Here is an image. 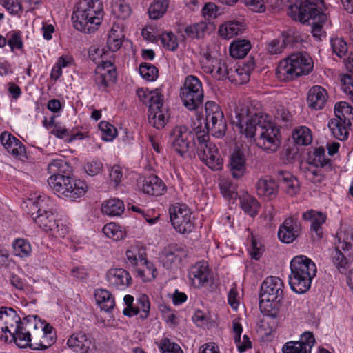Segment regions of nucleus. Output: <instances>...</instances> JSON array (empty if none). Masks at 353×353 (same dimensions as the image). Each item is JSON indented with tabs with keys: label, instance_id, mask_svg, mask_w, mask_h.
Returning a JSON list of instances; mask_svg holds the SVG:
<instances>
[{
	"label": "nucleus",
	"instance_id": "obj_11",
	"mask_svg": "<svg viewBox=\"0 0 353 353\" xmlns=\"http://www.w3.org/2000/svg\"><path fill=\"white\" fill-rule=\"evenodd\" d=\"M30 213L34 222L44 231H52L58 228L56 216L46 208V202L41 196L30 200Z\"/></svg>",
	"mask_w": 353,
	"mask_h": 353
},
{
	"label": "nucleus",
	"instance_id": "obj_29",
	"mask_svg": "<svg viewBox=\"0 0 353 353\" xmlns=\"http://www.w3.org/2000/svg\"><path fill=\"white\" fill-rule=\"evenodd\" d=\"M245 30V25L239 21H228L220 26L219 34L223 39H230L243 33Z\"/></svg>",
	"mask_w": 353,
	"mask_h": 353
},
{
	"label": "nucleus",
	"instance_id": "obj_18",
	"mask_svg": "<svg viewBox=\"0 0 353 353\" xmlns=\"http://www.w3.org/2000/svg\"><path fill=\"white\" fill-rule=\"evenodd\" d=\"M301 230V225L298 219L289 217L280 225L278 237L283 243H290L300 236Z\"/></svg>",
	"mask_w": 353,
	"mask_h": 353
},
{
	"label": "nucleus",
	"instance_id": "obj_41",
	"mask_svg": "<svg viewBox=\"0 0 353 353\" xmlns=\"http://www.w3.org/2000/svg\"><path fill=\"white\" fill-rule=\"evenodd\" d=\"M11 336L16 345L20 348L30 347V345H33V343H31V334L22 331L21 329H18L17 325L15 326L13 333H11Z\"/></svg>",
	"mask_w": 353,
	"mask_h": 353
},
{
	"label": "nucleus",
	"instance_id": "obj_4",
	"mask_svg": "<svg viewBox=\"0 0 353 353\" xmlns=\"http://www.w3.org/2000/svg\"><path fill=\"white\" fill-rule=\"evenodd\" d=\"M291 274L289 284L291 289L297 294L308 291L313 277L316 276L315 263L304 255L294 257L290 262Z\"/></svg>",
	"mask_w": 353,
	"mask_h": 353
},
{
	"label": "nucleus",
	"instance_id": "obj_28",
	"mask_svg": "<svg viewBox=\"0 0 353 353\" xmlns=\"http://www.w3.org/2000/svg\"><path fill=\"white\" fill-rule=\"evenodd\" d=\"M334 114L347 125H353V108L346 101L337 102L334 105Z\"/></svg>",
	"mask_w": 353,
	"mask_h": 353
},
{
	"label": "nucleus",
	"instance_id": "obj_54",
	"mask_svg": "<svg viewBox=\"0 0 353 353\" xmlns=\"http://www.w3.org/2000/svg\"><path fill=\"white\" fill-rule=\"evenodd\" d=\"M9 34L10 37L7 43L10 46L11 51L14 52L15 49L21 50L23 47L21 32L20 31H12L9 32Z\"/></svg>",
	"mask_w": 353,
	"mask_h": 353
},
{
	"label": "nucleus",
	"instance_id": "obj_5",
	"mask_svg": "<svg viewBox=\"0 0 353 353\" xmlns=\"http://www.w3.org/2000/svg\"><path fill=\"white\" fill-rule=\"evenodd\" d=\"M283 283L279 277L269 276L263 282L259 294V308L265 316L276 318L283 299Z\"/></svg>",
	"mask_w": 353,
	"mask_h": 353
},
{
	"label": "nucleus",
	"instance_id": "obj_33",
	"mask_svg": "<svg viewBox=\"0 0 353 353\" xmlns=\"http://www.w3.org/2000/svg\"><path fill=\"white\" fill-rule=\"evenodd\" d=\"M70 183H72V187L68 188V193L65 198L72 201L82 197L88 190V185L84 181L71 177Z\"/></svg>",
	"mask_w": 353,
	"mask_h": 353
},
{
	"label": "nucleus",
	"instance_id": "obj_46",
	"mask_svg": "<svg viewBox=\"0 0 353 353\" xmlns=\"http://www.w3.org/2000/svg\"><path fill=\"white\" fill-rule=\"evenodd\" d=\"M112 10L117 17L125 19L131 14L132 10L128 3L122 0H117L112 5Z\"/></svg>",
	"mask_w": 353,
	"mask_h": 353
},
{
	"label": "nucleus",
	"instance_id": "obj_3",
	"mask_svg": "<svg viewBox=\"0 0 353 353\" xmlns=\"http://www.w3.org/2000/svg\"><path fill=\"white\" fill-rule=\"evenodd\" d=\"M103 6L100 0H82L72 15L74 27L85 33L94 32L101 23Z\"/></svg>",
	"mask_w": 353,
	"mask_h": 353
},
{
	"label": "nucleus",
	"instance_id": "obj_12",
	"mask_svg": "<svg viewBox=\"0 0 353 353\" xmlns=\"http://www.w3.org/2000/svg\"><path fill=\"white\" fill-rule=\"evenodd\" d=\"M170 221L174 228L181 234L190 233L194 228V217L185 204L176 203L169 209Z\"/></svg>",
	"mask_w": 353,
	"mask_h": 353
},
{
	"label": "nucleus",
	"instance_id": "obj_38",
	"mask_svg": "<svg viewBox=\"0 0 353 353\" xmlns=\"http://www.w3.org/2000/svg\"><path fill=\"white\" fill-rule=\"evenodd\" d=\"M13 253L15 256L25 258L30 256L32 247L30 242L25 239H17L12 243Z\"/></svg>",
	"mask_w": 353,
	"mask_h": 353
},
{
	"label": "nucleus",
	"instance_id": "obj_31",
	"mask_svg": "<svg viewBox=\"0 0 353 353\" xmlns=\"http://www.w3.org/2000/svg\"><path fill=\"white\" fill-rule=\"evenodd\" d=\"M352 125H347L339 119H332L328 123V127L335 138L341 141L347 139L349 136L348 130Z\"/></svg>",
	"mask_w": 353,
	"mask_h": 353
},
{
	"label": "nucleus",
	"instance_id": "obj_53",
	"mask_svg": "<svg viewBox=\"0 0 353 353\" xmlns=\"http://www.w3.org/2000/svg\"><path fill=\"white\" fill-rule=\"evenodd\" d=\"M302 343L289 341L283 347V353H310L305 347L303 346Z\"/></svg>",
	"mask_w": 353,
	"mask_h": 353
},
{
	"label": "nucleus",
	"instance_id": "obj_58",
	"mask_svg": "<svg viewBox=\"0 0 353 353\" xmlns=\"http://www.w3.org/2000/svg\"><path fill=\"white\" fill-rule=\"evenodd\" d=\"M254 61L253 59L250 60L247 63L243 64V66L241 68H237L235 70V72L238 73V74L242 76V81L244 82H247L250 80V73L254 69Z\"/></svg>",
	"mask_w": 353,
	"mask_h": 353
},
{
	"label": "nucleus",
	"instance_id": "obj_43",
	"mask_svg": "<svg viewBox=\"0 0 353 353\" xmlns=\"http://www.w3.org/2000/svg\"><path fill=\"white\" fill-rule=\"evenodd\" d=\"M104 234L114 241H119L126 236L125 231L121 230V227L114 223H107L103 228Z\"/></svg>",
	"mask_w": 353,
	"mask_h": 353
},
{
	"label": "nucleus",
	"instance_id": "obj_6",
	"mask_svg": "<svg viewBox=\"0 0 353 353\" xmlns=\"http://www.w3.org/2000/svg\"><path fill=\"white\" fill-rule=\"evenodd\" d=\"M313 67V61L307 53H294L279 62L276 69V76L281 81H290L307 75Z\"/></svg>",
	"mask_w": 353,
	"mask_h": 353
},
{
	"label": "nucleus",
	"instance_id": "obj_64",
	"mask_svg": "<svg viewBox=\"0 0 353 353\" xmlns=\"http://www.w3.org/2000/svg\"><path fill=\"white\" fill-rule=\"evenodd\" d=\"M297 342L302 343L303 346L311 351L312 347L315 343V339L312 332H305L301 335V339Z\"/></svg>",
	"mask_w": 353,
	"mask_h": 353
},
{
	"label": "nucleus",
	"instance_id": "obj_32",
	"mask_svg": "<svg viewBox=\"0 0 353 353\" xmlns=\"http://www.w3.org/2000/svg\"><path fill=\"white\" fill-rule=\"evenodd\" d=\"M116 79V69L112 68L103 72H96L94 81L99 90H105L110 83L115 82Z\"/></svg>",
	"mask_w": 353,
	"mask_h": 353
},
{
	"label": "nucleus",
	"instance_id": "obj_34",
	"mask_svg": "<svg viewBox=\"0 0 353 353\" xmlns=\"http://www.w3.org/2000/svg\"><path fill=\"white\" fill-rule=\"evenodd\" d=\"M124 203L119 199H110L102 205L103 213L110 216H120L124 212Z\"/></svg>",
	"mask_w": 353,
	"mask_h": 353
},
{
	"label": "nucleus",
	"instance_id": "obj_10",
	"mask_svg": "<svg viewBox=\"0 0 353 353\" xmlns=\"http://www.w3.org/2000/svg\"><path fill=\"white\" fill-rule=\"evenodd\" d=\"M197 154L203 162L212 170H219L223 166V159L216 145L210 141L209 138L200 137L199 141L194 142Z\"/></svg>",
	"mask_w": 353,
	"mask_h": 353
},
{
	"label": "nucleus",
	"instance_id": "obj_51",
	"mask_svg": "<svg viewBox=\"0 0 353 353\" xmlns=\"http://www.w3.org/2000/svg\"><path fill=\"white\" fill-rule=\"evenodd\" d=\"M331 46L334 52L339 57L342 58L347 52V46L346 42L341 38H334L330 39Z\"/></svg>",
	"mask_w": 353,
	"mask_h": 353
},
{
	"label": "nucleus",
	"instance_id": "obj_14",
	"mask_svg": "<svg viewBox=\"0 0 353 353\" xmlns=\"http://www.w3.org/2000/svg\"><path fill=\"white\" fill-rule=\"evenodd\" d=\"M170 141L173 149L181 156L186 154L190 148L194 147V135L185 125L176 126L170 133Z\"/></svg>",
	"mask_w": 353,
	"mask_h": 353
},
{
	"label": "nucleus",
	"instance_id": "obj_24",
	"mask_svg": "<svg viewBox=\"0 0 353 353\" xmlns=\"http://www.w3.org/2000/svg\"><path fill=\"white\" fill-rule=\"evenodd\" d=\"M141 190L145 194L159 196L165 193L166 185L157 175H150L143 180Z\"/></svg>",
	"mask_w": 353,
	"mask_h": 353
},
{
	"label": "nucleus",
	"instance_id": "obj_61",
	"mask_svg": "<svg viewBox=\"0 0 353 353\" xmlns=\"http://www.w3.org/2000/svg\"><path fill=\"white\" fill-rule=\"evenodd\" d=\"M194 128L192 133L194 135V140L196 141H199V138L200 137L209 138L208 134V129L209 125H206V123H205V126H203L201 122H199V125H196V123H194Z\"/></svg>",
	"mask_w": 353,
	"mask_h": 353
},
{
	"label": "nucleus",
	"instance_id": "obj_42",
	"mask_svg": "<svg viewBox=\"0 0 353 353\" xmlns=\"http://www.w3.org/2000/svg\"><path fill=\"white\" fill-rule=\"evenodd\" d=\"M241 206L242 210L250 216H255L258 212L259 203L257 200L250 195H247L241 199Z\"/></svg>",
	"mask_w": 353,
	"mask_h": 353
},
{
	"label": "nucleus",
	"instance_id": "obj_49",
	"mask_svg": "<svg viewBox=\"0 0 353 353\" xmlns=\"http://www.w3.org/2000/svg\"><path fill=\"white\" fill-rule=\"evenodd\" d=\"M223 196L228 200H236L238 196L236 187L230 181H224L220 184Z\"/></svg>",
	"mask_w": 353,
	"mask_h": 353
},
{
	"label": "nucleus",
	"instance_id": "obj_37",
	"mask_svg": "<svg viewBox=\"0 0 353 353\" xmlns=\"http://www.w3.org/2000/svg\"><path fill=\"white\" fill-rule=\"evenodd\" d=\"M170 0H154L148 8L149 17L152 19H159L166 12Z\"/></svg>",
	"mask_w": 353,
	"mask_h": 353
},
{
	"label": "nucleus",
	"instance_id": "obj_62",
	"mask_svg": "<svg viewBox=\"0 0 353 353\" xmlns=\"http://www.w3.org/2000/svg\"><path fill=\"white\" fill-rule=\"evenodd\" d=\"M1 3L11 14H19L21 12V3L17 0H1Z\"/></svg>",
	"mask_w": 353,
	"mask_h": 353
},
{
	"label": "nucleus",
	"instance_id": "obj_35",
	"mask_svg": "<svg viewBox=\"0 0 353 353\" xmlns=\"http://www.w3.org/2000/svg\"><path fill=\"white\" fill-rule=\"evenodd\" d=\"M52 327L49 329H43L38 332V335L41 337L39 342H34L33 345H30V348L34 350H45L52 346L54 340L51 335Z\"/></svg>",
	"mask_w": 353,
	"mask_h": 353
},
{
	"label": "nucleus",
	"instance_id": "obj_8",
	"mask_svg": "<svg viewBox=\"0 0 353 353\" xmlns=\"http://www.w3.org/2000/svg\"><path fill=\"white\" fill-rule=\"evenodd\" d=\"M183 105L190 111L197 110L203 102V90L200 79L194 75L185 77L180 90Z\"/></svg>",
	"mask_w": 353,
	"mask_h": 353
},
{
	"label": "nucleus",
	"instance_id": "obj_22",
	"mask_svg": "<svg viewBox=\"0 0 353 353\" xmlns=\"http://www.w3.org/2000/svg\"><path fill=\"white\" fill-rule=\"evenodd\" d=\"M189 279L195 288L202 287L209 279L208 265L204 261L196 263L189 271Z\"/></svg>",
	"mask_w": 353,
	"mask_h": 353
},
{
	"label": "nucleus",
	"instance_id": "obj_52",
	"mask_svg": "<svg viewBox=\"0 0 353 353\" xmlns=\"http://www.w3.org/2000/svg\"><path fill=\"white\" fill-rule=\"evenodd\" d=\"M122 43L123 41L117 34V31L112 28L107 39V46L109 50L116 52L121 48Z\"/></svg>",
	"mask_w": 353,
	"mask_h": 353
},
{
	"label": "nucleus",
	"instance_id": "obj_56",
	"mask_svg": "<svg viewBox=\"0 0 353 353\" xmlns=\"http://www.w3.org/2000/svg\"><path fill=\"white\" fill-rule=\"evenodd\" d=\"M159 348L162 353H183L178 344L172 343L168 338L161 340Z\"/></svg>",
	"mask_w": 353,
	"mask_h": 353
},
{
	"label": "nucleus",
	"instance_id": "obj_17",
	"mask_svg": "<svg viewBox=\"0 0 353 353\" xmlns=\"http://www.w3.org/2000/svg\"><path fill=\"white\" fill-rule=\"evenodd\" d=\"M67 345L77 353H93L97 349L95 340L83 331L73 333L68 339Z\"/></svg>",
	"mask_w": 353,
	"mask_h": 353
},
{
	"label": "nucleus",
	"instance_id": "obj_9",
	"mask_svg": "<svg viewBox=\"0 0 353 353\" xmlns=\"http://www.w3.org/2000/svg\"><path fill=\"white\" fill-rule=\"evenodd\" d=\"M12 318V321L18 326V329L26 331L35 335L43 329H49L50 326L46 324L45 321H41L38 319V316H27L21 319L16 311L12 307H2L0 309V319L6 324L9 323V319Z\"/></svg>",
	"mask_w": 353,
	"mask_h": 353
},
{
	"label": "nucleus",
	"instance_id": "obj_45",
	"mask_svg": "<svg viewBox=\"0 0 353 353\" xmlns=\"http://www.w3.org/2000/svg\"><path fill=\"white\" fill-rule=\"evenodd\" d=\"M208 30V24L205 21L196 23L193 25L187 26L185 32L188 37L190 38H201L204 36L205 32Z\"/></svg>",
	"mask_w": 353,
	"mask_h": 353
},
{
	"label": "nucleus",
	"instance_id": "obj_16",
	"mask_svg": "<svg viewBox=\"0 0 353 353\" xmlns=\"http://www.w3.org/2000/svg\"><path fill=\"white\" fill-rule=\"evenodd\" d=\"M339 242L341 245L336 246L332 252V261L340 273L345 274L353 259L350 252L352 245L346 241H341V236L339 237Z\"/></svg>",
	"mask_w": 353,
	"mask_h": 353
},
{
	"label": "nucleus",
	"instance_id": "obj_23",
	"mask_svg": "<svg viewBox=\"0 0 353 353\" xmlns=\"http://www.w3.org/2000/svg\"><path fill=\"white\" fill-rule=\"evenodd\" d=\"M278 188V182L268 176L259 179L256 183L257 194L268 199H272L276 196Z\"/></svg>",
	"mask_w": 353,
	"mask_h": 353
},
{
	"label": "nucleus",
	"instance_id": "obj_25",
	"mask_svg": "<svg viewBox=\"0 0 353 353\" xmlns=\"http://www.w3.org/2000/svg\"><path fill=\"white\" fill-rule=\"evenodd\" d=\"M230 171L234 179H239L245 173L246 162L243 152L240 150L233 152L230 157Z\"/></svg>",
	"mask_w": 353,
	"mask_h": 353
},
{
	"label": "nucleus",
	"instance_id": "obj_1",
	"mask_svg": "<svg viewBox=\"0 0 353 353\" xmlns=\"http://www.w3.org/2000/svg\"><path fill=\"white\" fill-rule=\"evenodd\" d=\"M232 124L248 138H253L259 134L257 145L268 153L277 150L281 144L280 130L272 122L266 120L263 115L252 114L248 107H242L235 112Z\"/></svg>",
	"mask_w": 353,
	"mask_h": 353
},
{
	"label": "nucleus",
	"instance_id": "obj_40",
	"mask_svg": "<svg viewBox=\"0 0 353 353\" xmlns=\"http://www.w3.org/2000/svg\"><path fill=\"white\" fill-rule=\"evenodd\" d=\"M292 139L294 143L299 145H307L312 141L311 131L305 126L296 129L292 134Z\"/></svg>",
	"mask_w": 353,
	"mask_h": 353
},
{
	"label": "nucleus",
	"instance_id": "obj_2",
	"mask_svg": "<svg viewBox=\"0 0 353 353\" xmlns=\"http://www.w3.org/2000/svg\"><path fill=\"white\" fill-rule=\"evenodd\" d=\"M316 5L308 1L290 4L288 9V15L294 21L305 23L312 21V33L313 37L321 41L325 32L323 30V25L327 21V15L321 10V8H316Z\"/></svg>",
	"mask_w": 353,
	"mask_h": 353
},
{
	"label": "nucleus",
	"instance_id": "obj_19",
	"mask_svg": "<svg viewBox=\"0 0 353 353\" xmlns=\"http://www.w3.org/2000/svg\"><path fill=\"white\" fill-rule=\"evenodd\" d=\"M106 279L110 286L119 290L126 289L132 283L131 276L123 268L109 270L106 274Z\"/></svg>",
	"mask_w": 353,
	"mask_h": 353
},
{
	"label": "nucleus",
	"instance_id": "obj_30",
	"mask_svg": "<svg viewBox=\"0 0 353 353\" xmlns=\"http://www.w3.org/2000/svg\"><path fill=\"white\" fill-rule=\"evenodd\" d=\"M94 297L97 305L105 312H110L114 307V299L112 294L104 289H98L95 291Z\"/></svg>",
	"mask_w": 353,
	"mask_h": 353
},
{
	"label": "nucleus",
	"instance_id": "obj_21",
	"mask_svg": "<svg viewBox=\"0 0 353 353\" xmlns=\"http://www.w3.org/2000/svg\"><path fill=\"white\" fill-rule=\"evenodd\" d=\"M276 180L285 192L290 196H294L300 189V183L296 177L290 172L280 170L276 174Z\"/></svg>",
	"mask_w": 353,
	"mask_h": 353
},
{
	"label": "nucleus",
	"instance_id": "obj_20",
	"mask_svg": "<svg viewBox=\"0 0 353 353\" xmlns=\"http://www.w3.org/2000/svg\"><path fill=\"white\" fill-rule=\"evenodd\" d=\"M327 93L321 86L315 85L310 88L307 94L308 107L315 110H322L327 102Z\"/></svg>",
	"mask_w": 353,
	"mask_h": 353
},
{
	"label": "nucleus",
	"instance_id": "obj_27",
	"mask_svg": "<svg viewBox=\"0 0 353 353\" xmlns=\"http://www.w3.org/2000/svg\"><path fill=\"white\" fill-rule=\"evenodd\" d=\"M184 253L183 246L177 244H171L165 248L161 254V260L167 268H170L173 264L180 262L182 254Z\"/></svg>",
	"mask_w": 353,
	"mask_h": 353
},
{
	"label": "nucleus",
	"instance_id": "obj_57",
	"mask_svg": "<svg viewBox=\"0 0 353 353\" xmlns=\"http://www.w3.org/2000/svg\"><path fill=\"white\" fill-rule=\"evenodd\" d=\"M283 48L287 47H292L296 43L299 41V36H296L292 30H288L282 33L281 39Z\"/></svg>",
	"mask_w": 353,
	"mask_h": 353
},
{
	"label": "nucleus",
	"instance_id": "obj_44",
	"mask_svg": "<svg viewBox=\"0 0 353 353\" xmlns=\"http://www.w3.org/2000/svg\"><path fill=\"white\" fill-rule=\"evenodd\" d=\"M140 75L148 81H155L159 76V70L149 63H141L139 67Z\"/></svg>",
	"mask_w": 353,
	"mask_h": 353
},
{
	"label": "nucleus",
	"instance_id": "obj_48",
	"mask_svg": "<svg viewBox=\"0 0 353 353\" xmlns=\"http://www.w3.org/2000/svg\"><path fill=\"white\" fill-rule=\"evenodd\" d=\"M137 305L136 308L139 310V313L141 312L140 318L142 319H147L150 310V303L148 296L145 294H141L137 300Z\"/></svg>",
	"mask_w": 353,
	"mask_h": 353
},
{
	"label": "nucleus",
	"instance_id": "obj_59",
	"mask_svg": "<svg viewBox=\"0 0 353 353\" xmlns=\"http://www.w3.org/2000/svg\"><path fill=\"white\" fill-rule=\"evenodd\" d=\"M353 74H345L341 77L344 92L349 95L353 102Z\"/></svg>",
	"mask_w": 353,
	"mask_h": 353
},
{
	"label": "nucleus",
	"instance_id": "obj_50",
	"mask_svg": "<svg viewBox=\"0 0 353 353\" xmlns=\"http://www.w3.org/2000/svg\"><path fill=\"white\" fill-rule=\"evenodd\" d=\"M160 39L163 47L169 50L174 51L178 48L177 38L171 32L163 33Z\"/></svg>",
	"mask_w": 353,
	"mask_h": 353
},
{
	"label": "nucleus",
	"instance_id": "obj_60",
	"mask_svg": "<svg viewBox=\"0 0 353 353\" xmlns=\"http://www.w3.org/2000/svg\"><path fill=\"white\" fill-rule=\"evenodd\" d=\"M218 59L212 57L210 54H205V58L201 61V68L205 73L213 74L214 71L215 61Z\"/></svg>",
	"mask_w": 353,
	"mask_h": 353
},
{
	"label": "nucleus",
	"instance_id": "obj_7",
	"mask_svg": "<svg viewBox=\"0 0 353 353\" xmlns=\"http://www.w3.org/2000/svg\"><path fill=\"white\" fill-rule=\"evenodd\" d=\"M48 169L53 173L48 179V183L53 192L59 197L65 198L68 188L72 187L70 183L71 166L63 159H54L48 164Z\"/></svg>",
	"mask_w": 353,
	"mask_h": 353
},
{
	"label": "nucleus",
	"instance_id": "obj_13",
	"mask_svg": "<svg viewBox=\"0 0 353 353\" xmlns=\"http://www.w3.org/2000/svg\"><path fill=\"white\" fill-rule=\"evenodd\" d=\"M150 98L148 121L157 129H162L168 121V110L163 106L164 95L158 91Z\"/></svg>",
	"mask_w": 353,
	"mask_h": 353
},
{
	"label": "nucleus",
	"instance_id": "obj_47",
	"mask_svg": "<svg viewBox=\"0 0 353 353\" xmlns=\"http://www.w3.org/2000/svg\"><path fill=\"white\" fill-rule=\"evenodd\" d=\"M325 148L322 146L316 148L314 151V161H315L316 166L321 168H331V160L325 157Z\"/></svg>",
	"mask_w": 353,
	"mask_h": 353
},
{
	"label": "nucleus",
	"instance_id": "obj_26",
	"mask_svg": "<svg viewBox=\"0 0 353 353\" xmlns=\"http://www.w3.org/2000/svg\"><path fill=\"white\" fill-rule=\"evenodd\" d=\"M303 219L311 221V231L315 233L317 240L321 239L323 236L322 225L325 222L326 216L322 212L310 210L303 214Z\"/></svg>",
	"mask_w": 353,
	"mask_h": 353
},
{
	"label": "nucleus",
	"instance_id": "obj_63",
	"mask_svg": "<svg viewBox=\"0 0 353 353\" xmlns=\"http://www.w3.org/2000/svg\"><path fill=\"white\" fill-rule=\"evenodd\" d=\"M8 152L12 153L13 155L18 157L21 156L25 153V146L22 143L16 138V141H12V143L8 147Z\"/></svg>",
	"mask_w": 353,
	"mask_h": 353
},
{
	"label": "nucleus",
	"instance_id": "obj_39",
	"mask_svg": "<svg viewBox=\"0 0 353 353\" xmlns=\"http://www.w3.org/2000/svg\"><path fill=\"white\" fill-rule=\"evenodd\" d=\"M214 71L211 74L212 77L219 80L230 79L232 75H230L233 71L232 68H229L227 62L225 60L218 59L215 61Z\"/></svg>",
	"mask_w": 353,
	"mask_h": 353
},
{
	"label": "nucleus",
	"instance_id": "obj_15",
	"mask_svg": "<svg viewBox=\"0 0 353 353\" xmlns=\"http://www.w3.org/2000/svg\"><path fill=\"white\" fill-rule=\"evenodd\" d=\"M206 114V125L212 123L211 129L216 137H222L227 130L226 121L220 107L212 101H208L205 104Z\"/></svg>",
	"mask_w": 353,
	"mask_h": 353
},
{
	"label": "nucleus",
	"instance_id": "obj_36",
	"mask_svg": "<svg viewBox=\"0 0 353 353\" xmlns=\"http://www.w3.org/2000/svg\"><path fill=\"white\" fill-rule=\"evenodd\" d=\"M251 48L249 41L239 40L232 42L230 46V54L235 59L245 57Z\"/></svg>",
	"mask_w": 353,
	"mask_h": 353
},
{
	"label": "nucleus",
	"instance_id": "obj_55",
	"mask_svg": "<svg viewBox=\"0 0 353 353\" xmlns=\"http://www.w3.org/2000/svg\"><path fill=\"white\" fill-rule=\"evenodd\" d=\"M99 128L103 132L102 139L106 141H112L117 135V129L108 122L101 121L99 123Z\"/></svg>",
	"mask_w": 353,
	"mask_h": 353
}]
</instances>
